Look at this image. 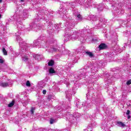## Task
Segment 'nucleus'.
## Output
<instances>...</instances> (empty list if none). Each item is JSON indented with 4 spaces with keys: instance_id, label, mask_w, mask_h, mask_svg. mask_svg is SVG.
Here are the masks:
<instances>
[{
    "instance_id": "09e8293b",
    "label": "nucleus",
    "mask_w": 131,
    "mask_h": 131,
    "mask_svg": "<svg viewBox=\"0 0 131 131\" xmlns=\"http://www.w3.org/2000/svg\"><path fill=\"white\" fill-rule=\"evenodd\" d=\"M94 79H92V81L91 82H94V80H93Z\"/></svg>"
},
{
    "instance_id": "c9c22d12",
    "label": "nucleus",
    "mask_w": 131,
    "mask_h": 131,
    "mask_svg": "<svg viewBox=\"0 0 131 131\" xmlns=\"http://www.w3.org/2000/svg\"><path fill=\"white\" fill-rule=\"evenodd\" d=\"M62 53L64 54V55H67L69 52H68V50H65L62 52Z\"/></svg>"
},
{
    "instance_id": "603ef678",
    "label": "nucleus",
    "mask_w": 131,
    "mask_h": 131,
    "mask_svg": "<svg viewBox=\"0 0 131 131\" xmlns=\"http://www.w3.org/2000/svg\"><path fill=\"white\" fill-rule=\"evenodd\" d=\"M54 131H60V130H59L58 129H55Z\"/></svg>"
},
{
    "instance_id": "4c0bfd02",
    "label": "nucleus",
    "mask_w": 131,
    "mask_h": 131,
    "mask_svg": "<svg viewBox=\"0 0 131 131\" xmlns=\"http://www.w3.org/2000/svg\"><path fill=\"white\" fill-rule=\"evenodd\" d=\"M126 84H127V85H129V84H131V80H129L128 81H127Z\"/></svg>"
},
{
    "instance_id": "f8f14e48",
    "label": "nucleus",
    "mask_w": 131,
    "mask_h": 131,
    "mask_svg": "<svg viewBox=\"0 0 131 131\" xmlns=\"http://www.w3.org/2000/svg\"><path fill=\"white\" fill-rule=\"evenodd\" d=\"M58 14L60 15L61 18H66V14H67V10L64 8H61L58 10Z\"/></svg>"
},
{
    "instance_id": "ddd939ff",
    "label": "nucleus",
    "mask_w": 131,
    "mask_h": 131,
    "mask_svg": "<svg viewBox=\"0 0 131 131\" xmlns=\"http://www.w3.org/2000/svg\"><path fill=\"white\" fill-rule=\"evenodd\" d=\"M73 15L75 16V17H77V20H81L82 18L80 15V13L77 11L76 9L73 11Z\"/></svg>"
},
{
    "instance_id": "13d9d810",
    "label": "nucleus",
    "mask_w": 131,
    "mask_h": 131,
    "mask_svg": "<svg viewBox=\"0 0 131 131\" xmlns=\"http://www.w3.org/2000/svg\"><path fill=\"white\" fill-rule=\"evenodd\" d=\"M88 95H89V93L87 94L86 96H88Z\"/></svg>"
},
{
    "instance_id": "72a5a7b5",
    "label": "nucleus",
    "mask_w": 131,
    "mask_h": 131,
    "mask_svg": "<svg viewBox=\"0 0 131 131\" xmlns=\"http://www.w3.org/2000/svg\"><path fill=\"white\" fill-rule=\"evenodd\" d=\"M62 82H63L64 83H67V82H68V79L64 78Z\"/></svg>"
},
{
    "instance_id": "864d4df0",
    "label": "nucleus",
    "mask_w": 131,
    "mask_h": 131,
    "mask_svg": "<svg viewBox=\"0 0 131 131\" xmlns=\"http://www.w3.org/2000/svg\"><path fill=\"white\" fill-rule=\"evenodd\" d=\"M97 113H99V110H97Z\"/></svg>"
},
{
    "instance_id": "393cba45",
    "label": "nucleus",
    "mask_w": 131,
    "mask_h": 131,
    "mask_svg": "<svg viewBox=\"0 0 131 131\" xmlns=\"http://www.w3.org/2000/svg\"><path fill=\"white\" fill-rule=\"evenodd\" d=\"M46 85V84L43 81H40L38 83V88H43Z\"/></svg>"
},
{
    "instance_id": "dca6fc26",
    "label": "nucleus",
    "mask_w": 131,
    "mask_h": 131,
    "mask_svg": "<svg viewBox=\"0 0 131 131\" xmlns=\"http://www.w3.org/2000/svg\"><path fill=\"white\" fill-rule=\"evenodd\" d=\"M30 29H29L28 30H31V29H40V27H37V25L34 23L31 24L30 25Z\"/></svg>"
},
{
    "instance_id": "ea45409f",
    "label": "nucleus",
    "mask_w": 131,
    "mask_h": 131,
    "mask_svg": "<svg viewBox=\"0 0 131 131\" xmlns=\"http://www.w3.org/2000/svg\"><path fill=\"white\" fill-rule=\"evenodd\" d=\"M42 93L43 95H46V94H47V90H43Z\"/></svg>"
},
{
    "instance_id": "c03bdc74",
    "label": "nucleus",
    "mask_w": 131,
    "mask_h": 131,
    "mask_svg": "<svg viewBox=\"0 0 131 131\" xmlns=\"http://www.w3.org/2000/svg\"><path fill=\"white\" fill-rule=\"evenodd\" d=\"M54 28H55V29H58V26H57V25H55L54 26Z\"/></svg>"
},
{
    "instance_id": "473e14b6",
    "label": "nucleus",
    "mask_w": 131,
    "mask_h": 131,
    "mask_svg": "<svg viewBox=\"0 0 131 131\" xmlns=\"http://www.w3.org/2000/svg\"><path fill=\"white\" fill-rule=\"evenodd\" d=\"M50 122V124H53V123H55V122H56V120H54V119H51Z\"/></svg>"
},
{
    "instance_id": "79ce46f5",
    "label": "nucleus",
    "mask_w": 131,
    "mask_h": 131,
    "mask_svg": "<svg viewBox=\"0 0 131 131\" xmlns=\"http://www.w3.org/2000/svg\"><path fill=\"white\" fill-rule=\"evenodd\" d=\"M118 6H119V4H118L117 3V4H115L114 6V7H116V8H118Z\"/></svg>"
},
{
    "instance_id": "9d476101",
    "label": "nucleus",
    "mask_w": 131,
    "mask_h": 131,
    "mask_svg": "<svg viewBox=\"0 0 131 131\" xmlns=\"http://www.w3.org/2000/svg\"><path fill=\"white\" fill-rule=\"evenodd\" d=\"M45 24L47 25L48 29L47 30V31L49 32V34H51V33H53L54 32V30H55V29H54V26L52 23L50 22L49 20H47L46 19V20H45Z\"/></svg>"
},
{
    "instance_id": "e433bc0d",
    "label": "nucleus",
    "mask_w": 131,
    "mask_h": 131,
    "mask_svg": "<svg viewBox=\"0 0 131 131\" xmlns=\"http://www.w3.org/2000/svg\"><path fill=\"white\" fill-rule=\"evenodd\" d=\"M87 106L88 108H90V107H92V106H93V103H88Z\"/></svg>"
},
{
    "instance_id": "bf43d9fd",
    "label": "nucleus",
    "mask_w": 131,
    "mask_h": 131,
    "mask_svg": "<svg viewBox=\"0 0 131 131\" xmlns=\"http://www.w3.org/2000/svg\"><path fill=\"white\" fill-rule=\"evenodd\" d=\"M60 82H62V81H60Z\"/></svg>"
},
{
    "instance_id": "1a4fd4ad",
    "label": "nucleus",
    "mask_w": 131,
    "mask_h": 131,
    "mask_svg": "<svg viewBox=\"0 0 131 131\" xmlns=\"http://www.w3.org/2000/svg\"><path fill=\"white\" fill-rule=\"evenodd\" d=\"M93 2V0H88L86 3H85L84 0H79L78 1V4L81 6H84L85 8H91L92 6Z\"/></svg>"
},
{
    "instance_id": "f257e3e1",
    "label": "nucleus",
    "mask_w": 131,
    "mask_h": 131,
    "mask_svg": "<svg viewBox=\"0 0 131 131\" xmlns=\"http://www.w3.org/2000/svg\"><path fill=\"white\" fill-rule=\"evenodd\" d=\"M67 26L66 28V34L64 35L66 40H79L80 42H85V38H84V32L85 31L84 30H81L78 31H73L71 29L75 26V23L74 21L71 20L69 23H66Z\"/></svg>"
},
{
    "instance_id": "de8ad7c7",
    "label": "nucleus",
    "mask_w": 131,
    "mask_h": 131,
    "mask_svg": "<svg viewBox=\"0 0 131 131\" xmlns=\"http://www.w3.org/2000/svg\"><path fill=\"white\" fill-rule=\"evenodd\" d=\"M127 118H128V119H129L130 118V116L129 115H128L127 117Z\"/></svg>"
},
{
    "instance_id": "a211bd4d",
    "label": "nucleus",
    "mask_w": 131,
    "mask_h": 131,
    "mask_svg": "<svg viewBox=\"0 0 131 131\" xmlns=\"http://www.w3.org/2000/svg\"><path fill=\"white\" fill-rule=\"evenodd\" d=\"M97 7L98 12H101V11H103V9H104L105 6L104 4H100L99 5H97Z\"/></svg>"
},
{
    "instance_id": "a18cd8bd",
    "label": "nucleus",
    "mask_w": 131,
    "mask_h": 131,
    "mask_svg": "<svg viewBox=\"0 0 131 131\" xmlns=\"http://www.w3.org/2000/svg\"><path fill=\"white\" fill-rule=\"evenodd\" d=\"M119 11V10H118V11L116 10V12H114V13H116L117 14H120V13H119V11Z\"/></svg>"
},
{
    "instance_id": "412c9836",
    "label": "nucleus",
    "mask_w": 131,
    "mask_h": 131,
    "mask_svg": "<svg viewBox=\"0 0 131 131\" xmlns=\"http://www.w3.org/2000/svg\"><path fill=\"white\" fill-rule=\"evenodd\" d=\"M89 17L90 18V20L92 21H97L98 20V17L94 15H90Z\"/></svg>"
},
{
    "instance_id": "aec40b11",
    "label": "nucleus",
    "mask_w": 131,
    "mask_h": 131,
    "mask_svg": "<svg viewBox=\"0 0 131 131\" xmlns=\"http://www.w3.org/2000/svg\"><path fill=\"white\" fill-rule=\"evenodd\" d=\"M68 7H71L72 9H74L75 8V6H76V2L74 1L72 3H68Z\"/></svg>"
},
{
    "instance_id": "f3484780",
    "label": "nucleus",
    "mask_w": 131,
    "mask_h": 131,
    "mask_svg": "<svg viewBox=\"0 0 131 131\" xmlns=\"http://www.w3.org/2000/svg\"><path fill=\"white\" fill-rule=\"evenodd\" d=\"M33 57L36 60H37L38 61H40V60H41V59H42V55L34 54L33 55Z\"/></svg>"
},
{
    "instance_id": "b1692460",
    "label": "nucleus",
    "mask_w": 131,
    "mask_h": 131,
    "mask_svg": "<svg viewBox=\"0 0 131 131\" xmlns=\"http://www.w3.org/2000/svg\"><path fill=\"white\" fill-rule=\"evenodd\" d=\"M116 124L118 126H120V127H124V126H125V124L120 121H117Z\"/></svg>"
},
{
    "instance_id": "7ed1b4c3",
    "label": "nucleus",
    "mask_w": 131,
    "mask_h": 131,
    "mask_svg": "<svg viewBox=\"0 0 131 131\" xmlns=\"http://www.w3.org/2000/svg\"><path fill=\"white\" fill-rule=\"evenodd\" d=\"M27 10H22L21 7H19L17 8L15 11L14 15H13V20L16 21V25L17 26V28L22 30L23 29V25H22V22H21V20H24L25 18H27L28 17V13L27 12Z\"/></svg>"
},
{
    "instance_id": "39448f33",
    "label": "nucleus",
    "mask_w": 131,
    "mask_h": 131,
    "mask_svg": "<svg viewBox=\"0 0 131 131\" xmlns=\"http://www.w3.org/2000/svg\"><path fill=\"white\" fill-rule=\"evenodd\" d=\"M42 37H40L38 40H34L33 45H31V48H47L48 42H46V40H42Z\"/></svg>"
},
{
    "instance_id": "c756f323",
    "label": "nucleus",
    "mask_w": 131,
    "mask_h": 131,
    "mask_svg": "<svg viewBox=\"0 0 131 131\" xmlns=\"http://www.w3.org/2000/svg\"><path fill=\"white\" fill-rule=\"evenodd\" d=\"M14 104H15V102L14 101H12L11 103H10L8 104V107H13V106H14Z\"/></svg>"
},
{
    "instance_id": "a19ab883",
    "label": "nucleus",
    "mask_w": 131,
    "mask_h": 131,
    "mask_svg": "<svg viewBox=\"0 0 131 131\" xmlns=\"http://www.w3.org/2000/svg\"><path fill=\"white\" fill-rule=\"evenodd\" d=\"M71 105V104H70V103H69V104L67 105V107L68 108V109L70 108V106Z\"/></svg>"
},
{
    "instance_id": "2eb2a0df",
    "label": "nucleus",
    "mask_w": 131,
    "mask_h": 131,
    "mask_svg": "<svg viewBox=\"0 0 131 131\" xmlns=\"http://www.w3.org/2000/svg\"><path fill=\"white\" fill-rule=\"evenodd\" d=\"M99 24L96 25L95 28L96 29H100V28H104V26H103V19H100L99 20Z\"/></svg>"
},
{
    "instance_id": "cd10ccee",
    "label": "nucleus",
    "mask_w": 131,
    "mask_h": 131,
    "mask_svg": "<svg viewBox=\"0 0 131 131\" xmlns=\"http://www.w3.org/2000/svg\"><path fill=\"white\" fill-rule=\"evenodd\" d=\"M55 63V61L53 60H51L49 62H48V65L49 66H53Z\"/></svg>"
},
{
    "instance_id": "4be33fe9",
    "label": "nucleus",
    "mask_w": 131,
    "mask_h": 131,
    "mask_svg": "<svg viewBox=\"0 0 131 131\" xmlns=\"http://www.w3.org/2000/svg\"><path fill=\"white\" fill-rule=\"evenodd\" d=\"M66 98L67 99L69 98L70 97H71L72 93H71V90H69L66 92Z\"/></svg>"
},
{
    "instance_id": "7c9ffc66",
    "label": "nucleus",
    "mask_w": 131,
    "mask_h": 131,
    "mask_svg": "<svg viewBox=\"0 0 131 131\" xmlns=\"http://www.w3.org/2000/svg\"><path fill=\"white\" fill-rule=\"evenodd\" d=\"M3 53L5 56H7L8 55V52H7V51L6 50V49H5V48H3Z\"/></svg>"
},
{
    "instance_id": "4d7b16f0",
    "label": "nucleus",
    "mask_w": 131,
    "mask_h": 131,
    "mask_svg": "<svg viewBox=\"0 0 131 131\" xmlns=\"http://www.w3.org/2000/svg\"><path fill=\"white\" fill-rule=\"evenodd\" d=\"M69 67H70V65L69 64Z\"/></svg>"
},
{
    "instance_id": "a878e982",
    "label": "nucleus",
    "mask_w": 131,
    "mask_h": 131,
    "mask_svg": "<svg viewBox=\"0 0 131 131\" xmlns=\"http://www.w3.org/2000/svg\"><path fill=\"white\" fill-rule=\"evenodd\" d=\"M124 50V48L120 49V48H119V47H118L116 49V51L117 52V53H121V52H122Z\"/></svg>"
},
{
    "instance_id": "9b49d317",
    "label": "nucleus",
    "mask_w": 131,
    "mask_h": 131,
    "mask_svg": "<svg viewBox=\"0 0 131 131\" xmlns=\"http://www.w3.org/2000/svg\"><path fill=\"white\" fill-rule=\"evenodd\" d=\"M50 45H51V47L50 49H49V52H57V51H60V48L57 47V41L54 40L53 42H51Z\"/></svg>"
},
{
    "instance_id": "c85d7f7f",
    "label": "nucleus",
    "mask_w": 131,
    "mask_h": 131,
    "mask_svg": "<svg viewBox=\"0 0 131 131\" xmlns=\"http://www.w3.org/2000/svg\"><path fill=\"white\" fill-rule=\"evenodd\" d=\"M114 54H113V52H110L108 53L107 56H108V58H111V59H112V57H113V55Z\"/></svg>"
},
{
    "instance_id": "3c124183",
    "label": "nucleus",
    "mask_w": 131,
    "mask_h": 131,
    "mask_svg": "<svg viewBox=\"0 0 131 131\" xmlns=\"http://www.w3.org/2000/svg\"><path fill=\"white\" fill-rule=\"evenodd\" d=\"M20 2H21V3H23V2H24V0H20Z\"/></svg>"
},
{
    "instance_id": "58836bf2",
    "label": "nucleus",
    "mask_w": 131,
    "mask_h": 131,
    "mask_svg": "<svg viewBox=\"0 0 131 131\" xmlns=\"http://www.w3.org/2000/svg\"><path fill=\"white\" fill-rule=\"evenodd\" d=\"M34 110H35V107H32L31 109V113L32 114H33V111H34Z\"/></svg>"
},
{
    "instance_id": "8fccbe9b",
    "label": "nucleus",
    "mask_w": 131,
    "mask_h": 131,
    "mask_svg": "<svg viewBox=\"0 0 131 131\" xmlns=\"http://www.w3.org/2000/svg\"><path fill=\"white\" fill-rule=\"evenodd\" d=\"M108 1H110V2H111V0H108ZM113 2H115V1H116V0H112Z\"/></svg>"
},
{
    "instance_id": "423d86ee",
    "label": "nucleus",
    "mask_w": 131,
    "mask_h": 131,
    "mask_svg": "<svg viewBox=\"0 0 131 131\" xmlns=\"http://www.w3.org/2000/svg\"><path fill=\"white\" fill-rule=\"evenodd\" d=\"M47 12V10L45 9L40 8L37 11V16L35 18V22H38L40 21L41 19H46L48 17V15H46L45 13Z\"/></svg>"
},
{
    "instance_id": "6e6d98bb",
    "label": "nucleus",
    "mask_w": 131,
    "mask_h": 131,
    "mask_svg": "<svg viewBox=\"0 0 131 131\" xmlns=\"http://www.w3.org/2000/svg\"><path fill=\"white\" fill-rule=\"evenodd\" d=\"M1 17H2V15L0 14V19H1Z\"/></svg>"
},
{
    "instance_id": "37998d69",
    "label": "nucleus",
    "mask_w": 131,
    "mask_h": 131,
    "mask_svg": "<svg viewBox=\"0 0 131 131\" xmlns=\"http://www.w3.org/2000/svg\"><path fill=\"white\" fill-rule=\"evenodd\" d=\"M129 113H130L129 110H127V112L126 113V114L127 115H129Z\"/></svg>"
},
{
    "instance_id": "f03ea898",
    "label": "nucleus",
    "mask_w": 131,
    "mask_h": 131,
    "mask_svg": "<svg viewBox=\"0 0 131 131\" xmlns=\"http://www.w3.org/2000/svg\"><path fill=\"white\" fill-rule=\"evenodd\" d=\"M21 33L20 31L15 33V36L16 37V40L19 44V54L21 56V59L24 62L29 63L28 61V55H26L27 50L30 48V45L26 43V42L23 41V40L20 37Z\"/></svg>"
},
{
    "instance_id": "bb28decb",
    "label": "nucleus",
    "mask_w": 131,
    "mask_h": 131,
    "mask_svg": "<svg viewBox=\"0 0 131 131\" xmlns=\"http://www.w3.org/2000/svg\"><path fill=\"white\" fill-rule=\"evenodd\" d=\"M85 54L88 55V56H89V57H90L91 58L94 57V54H93V53H92L91 52L87 51L85 52Z\"/></svg>"
},
{
    "instance_id": "6e6552de",
    "label": "nucleus",
    "mask_w": 131,
    "mask_h": 131,
    "mask_svg": "<svg viewBox=\"0 0 131 131\" xmlns=\"http://www.w3.org/2000/svg\"><path fill=\"white\" fill-rule=\"evenodd\" d=\"M77 117H78V113H76L75 115L72 114L71 113H68L67 114V119H68L69 122L72 124L76 122Z\"/></svg>"
},
{
    "instance_id": "f704fd0d",
    "label": "nucleus",
    "mask_w": 131,
    "mask_h": 131,
    "mask_svg": "<svg viewBox=\"0 0 131 131\" xmlns=\"http://www.w3.org/2000/svg\"><path fill=\"white\" fill-rule=\"evenodd\" d=\"M26 84L27 86H30V85H31L29 81H27Z\"/></svg>"
},
{
    "instance_id": "4468645a",
    "label": "nucleus",
    "mask_w": 131,
    "mask_h": 131,
    "mask_svg": "<svg viewBox=\"0 0 131 131\" xmlns=\"http://www.w3.org/2000/svg\"><path fill=\"white\" fill-rule=\"evenodd\" d=\"M46 2H47V0H32L31 1V4H32V5H36V4H41Z\"/></svg>"
},
{
    "instance_id": "0eeeda50",
    "label": "nucleus",
    "mask_w": 131,
    "mask_h": 131,
    "mask_svg": "<svg viewBox=\"0 0 131 131\" xmlns=\"http://www.w3.org/2000/svg\"><path fill=\"white\" fill-rule=\"evenodd\" d=\"M1 82L0 83L1 86L3 88H7V86H11L13 84V81L10 79H8V78H1Z\"/></svg>"
},
{
    "instance_id": "5701e85b",
    "label": "nucleus",
    "mask_w": 131,
    "mask_h": 131,
    "mask_svg": "<svg viewBox=\"0 0 131 131\" xmlns=\"http://www.w3.org/2000/svg\"><path fill=\"white\" fill-rule=\"evenodd\" d=\"M99 50H104V49H106L107 48V45L105 43H101L99 46Z\"/></svg>"
},
{
    "instance_id": "49530a36",
    "label": "nucleus",
    "mask_w": 131,
    "mask_h": 131,
    "mask_svg": "<svg viewBox=\"0 0 131 131\" xmlns=\"http://www.w3.org/2000/svg\"><path fill=\"white\" fill-rule=\"evenodd\" d=\"M0 63H4V60L2 59H0Z\"/></svg>"
},
{
    "instance_id": "5fc2aeb1",
    "label": "nucleus",
    "mask_w": 131,
    "mask_h": 131,
    "mask_svg": "<svg viewBox=\"0 0 131 131\" xmlns=\"http://www.w3.org/2000/svg\"><path fill=\"white\" fill-rule=\"evenodd\" d=\"M3 2V0H0V3H2Z\"/></svg>"
},
{
    "instance_id": "6ab92c4d",
    "label": "nucleus",
    "mask_w": 131,
    "mask_h": 131,
    "mask_svg": "<svg viewBox=\"0 0 131 131\" xmlns=\"http://www.w3.org/2000/svg\"><path fill=\"white\" fill-rule=\"evenodd\" d=\"M76 106L78 108H81V107H83L84 104L82 102H79V100H76L75 101Z\"/></svg>"
},
{
    "instance_id": "2f4dec72",
    "label": "nucleus",
    "mask_w": 131,
    "mask_h": 131,
    "mask_svg": "<svg viewBox=\"0 0 131 131\" xmlns=\"http://www.w3.org/2000/svg\"><path fill=\"white\" fill-rule=\"evenodd\" d=\"M49 73L53 74L55 73V70L53 68H50L49 69Z\"/></svg>"
},
{
    "instance_id": "20e7f679",
    "label": "nucleus",
    "mask_w": 131,
    "mask_h": 131,
    "mask_svg": "<svg viewBox=\"0 0 131 131\" xmlns=\"http://www.w3.org/2000/svg\"><path fill=\"white\" fill-rule=\"evenodd\" d=\"M97 71H98V68L96 67H93L91 69L89 68L87 70L84 69L83 71V73H82L79 76H77V78H76L78 80L81 79V78L85 77L86 75L89 77H91V76L95 75Z\"/></svg>"
}]
</instances>
